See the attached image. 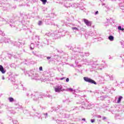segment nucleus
Segmentation results:
<instances>
[{"instance_id": "obj_1", "label": "nucleus", "mask_w": 124, "mask_h": 124, "mask_svg": "<svg viewBox=\"0 0 124 124\" xmlns=\"http://www.w3.org/2000/svg\"><path fill=\"white\" fill-rule=\"evenodd\" d=\"M83 79L86 82H88V83H91V84H94V85H96V82H95V81L88 77H84Z\"/></svg>"}, {"instance_id": "obj_2", "label": "nucleus", "mask_w": 124, "mask_h": 124, "mask_svg": "<svg viewBox=\"0 0 124 124\" xmlns=\"http://www.w3.org/2000/svg\"><path fill=\"white\" fill-rule=\"evenodd\" d=\"M55 91L56 93H60V92L62 91V87L57 86L55 88Z\"/></svg>"}, {"instance_id": "obj_3", "label": "nucleus", "mask_w": 124, "mask_h": 124, "mask_svg": "<svg viewBox=\"0 0 124 124\" xmlns=\"http://www.w3.org/2000/svg\"><path fill=\"white\" fill-rule=\"evenodd\" d=\"M83 21H84L85 24H86V25H87V26H92V22H91V21L88 20V19H84Z\"/></svg>"}, {"instance_id": "obj_4", "label": "nucleus", "mask_w": 124, "mask_h": 124, "mask_svg": "<svg viewBox=\"0 0 124 124\" xmlns=\"http://www.w3.org/2000/svg\"><path fill=\"white\" fill-rule=\"evenodd\" d=\"M0 71H1V73H2L3 74H4V73H5V71H4V69L1 65H0Z\"/></svg>"}, {"instance_id": "obj_5", "label": "nucleus", "mask_w": 124, "mask_h": 124, "mask_svg": "<svg viewBox=\"0 0 124 124\" xmlns=\"http://www.w3.org/2000/svg\"><path fill=\"white\" fill-rule=\"evenodd\" d=\"M123 98V96H120L117 101V103H120V102H121L122 99Z\"/></svg>"}, {"instance_id": "obj_6", "label": "nucleus", "mask_w": 124, "mask_h": 124, "mask_svg": "<svg viewBox=\"0 0 124 124\" xmlns=\"http://www.w3.org/2000/svg\"><path fill=\"white\" fill-rule=\"evenodd\" d=\"M109 40H110V41H113L114 40V37L113 36H109L108 37Z\"/></svg>"}, {"instance_id": "obj_7", "label": "nucleus", "mask_w": 124, "mask_h": 124, "mask_svg": "<svg viewBox=\"0 0 124 124\" xmlns=\"http://www.w3.org/2000/svg\"><path fill=\"white\" fill-rule=\"evenodd\" d=\"M9 100L10 102H13V101H14V99L12 97H10L9 98Z\"/></svg>"}, {"instance_id": "obj_8", "label": "nucleus", "mask_w": 124, "mask_h": 124, "mask_svg": "<svg viewBox=\"0 0 124 124\" xmlns=\"http://www.w3.org/2000/svg\"><path fill=\"white\" fill-rule=\"evenodd\" d=\"M41 1L42 2L43 4H46V2H47V0H41Z\"/></svg>"}, {"instance_id": "obj_9", "label": "nucleus", "mask_w": 124, "mask_h": 124, "mask_svg": "<svg viewBox=\"0 0 124 124\" xmlns=\"http://www.w3.org/2000/svg\"><path fill=\"white\" fill-rule=\"evenodd\" d=\"M72 30L73 31H74V30H76V31H78V28H77V27H73Z\"/></svg>"}, {"instance_id": "obj_10", "label": "nucleus", "mask_w": 124, "mask_h": 124, "mask_svg": "<svg viewBox=\"0 0 124 124\" xmlns=\"http://www.w3.org/2000/svg\"><path fill=\"white\" fill-rule=\"evenodd\" d=\"M68 90H69L70 92H73V89L72 88H68Z\"/></svg>"}, {"instance_id": "obj_11", "label": "nucleus", "mask_w": 124, "mask_h": 124, "mask_svg": "<svg viewBox=\"0 0 124 124\" xmlns=\"http://www.w3.org/2000/svg\"><path fill=\"white\" fill-rule=\"evenodd\" d=\"M42 24V21H39L38 22V25H39V26L41 25Z\"/></svg>"}, {"instance_id": "obj_12", "label": "nucleus", "mask_w": 124, "mask_h": 124, "mask_svg": "<svg viewBox=\"0 0 124 124\" xmlns=\"http://www.w3.org/2000/svg\"><path fill=\"white\" fill-rule=\"evenodd\" d=\"M118 29L119 31H121L122 30V27L121 26H119L118 27Z\"/></svg>"}, {"instance_id": "obj_13", "label": "nucleus", "mask_w": 124, "mask_h": 124, "mask_svg": "<svg viewBox=\"0 0 124 124\" xmlns=\"http://www.w3.org/2000/svg\"><path fill=\"white\" fill-rule=\"evenodd\" d=\"M94 121H95L94 119L91 120V123H94Z\"/></svg>"}, {"instance_id": "obj_14", "label": "nucleus", "mask_w": 124, "mask_h": 124, "mask_svg": "<svg viewBox=\"0 0 124 124\" xmlns=\"http://www.w3.org/2000/svg\"><path fill=\"white\" fill-rule=\"evenodd\" d=\"M39 70L42 71V66L39 67Z\"/></svg>"}, {"instance_id": "obj_15", "label": "nucleus", "mask_w": 124, "mask_h": 124, "mask_svg": "<svg viewBox=\"0 0 124 124\" xmlns=\"http://www.w3.org/2000/svg\"><path fill=\"white\" fill-rule=\"evenodd\" d=\"M66 82H69V78H67L66 79Z\"/></svg>"}, {"instance_id": "obj_16", "label": "nucleus", "mask_w": 124, "mask_h": 124, "mask_svg": "<svg viewBox=\"0 0 124 124\" xmlns=\"http://www.w3.org/2000/svg\"><path fill=\"white\" fill-rule=\"evenodd\" d=\"M50 59H51V57H47V60H50Z\"/></svg>"}, {"instance_id": "obj_17", "label": "nucleus", "mask_w": 124, "mask_h": 124, "mask_svg": "<svg viewBox=\"0 0 124 124\" xmlns=\"http://www.w3.org/2000/svg\"><path fill=\"white\" fill-rule=\"evenodd\" d=\"M107 118L106 117H103V120H106Z\"/></svg>"}, {"instance_id": "obj_18", "label": "nucleus", "mask_w": 124, "mask_h": 124, "mask_svg": "<svg viewBox=\"0 0 124 124\" xmlns=\"http://www.w3.org/2000/svg\"><path fill=\"white\" fill-rule=\"evenodd\" d=\"M82 121H84V122H86V119L83 118V119H82Z\"/></svg>"}, {"instance_id": "obj_19", "label": "nucleus", "mask_w": 124, "mask_h": 124, "mask_svg": "<svg viewBox=\"0 0 124 124\" xmlns=\"http://www.w3.org/2000/svg\"><path fill=\"white\" fill-rule=\"evenodd\" d=\"M95 14L96 15V14H98V11H96V12H95Z\"/></svg>"}, {"instance_id": "obj_20", "label": "nucleus", "mask_w": 124, "mask_h": 124, "mask_svg": "<svg viewBox=\"0 0 124 124\" xmlns=\"http://www.w3.org/2000/svg\"><path fill=\"white\" fill-rule=\"evenodd\" d=\"M121 31H124V28H121Z\"/></svg>"}, {"instance_id": "obj_21", "label": "nucleus", "mask_w": 124, "mask_h": 124, "mask_svg": "<svg viewBox=\"0 0 124 124\" xmlns=\"http://www.w3.org/2000/svg\"><path fill=\"white\" fill-rule=\"evenodd\" d=\"M63 79H64V78H61V80H63Z\"/></svg>"}, {"instance_id": "obj_22", "label": "nucleus", "mask_w": 124, "mask_h": 124, "mask_svg": "<svg viewBox=\"0 0 124 124\" xmlns=\"http://www.w3.org/2000/svg\"><path fill=\"white\" fill-rule=\"evenodd\" d=\"M2 79L3 80H4V77H3L2 78Z\"/></svg>"}]
</instances>
